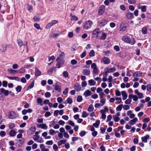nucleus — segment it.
<instances>
[{
    "label": "nucleus",
    "instance_id": "1",
    "mask_svg": "<svg viewBox=\"0 0 151 151\" xmlns=\"http://www.w3.org/2000/svg\"><path fill=\"white\" fill-rule=\"evenodd\" d=\"M122 40L126 43L131 45H133L136 42V41L134 38H130L129 36L127 35L123 36L122 37Z\"/></svg>",
    "mask_w": 151,
    "mask_h": 151
},
{
    "label": "nucleus",
    "instance_id": "2",
    "mask_svg": "<svg viewBox=\"0 0 151 151\" xmlns=\"http://www.w3.org/2000/svg\"><path fill=\"white\" fill-rule=\"evenodd\" d=\"M142 73L140 71H137L135 72L132 74V76L134 77L132 80L133 81H138L139 78V77H141L142 76Z\"/></svg>",
    "mask_w": 151,
    "mask_h": 151
},
{
    "label": "nucleus",
    "instance_id": "3",
    "mask_svg": "<svg viewBox=\"0 0 151 151\" xmlns=\"http://www.w3.org/2000/svg\"><path fill=\"white\" fill-rule=\"evenodd\" d=\"M56 60L57 61V62L56 66L57 68H60L62 67L65 63V60L63 59H60L58 60L57 59Z\"/></svg>",
    "mask_w": 151,
    "mask_h": 151
},
{
    "label": "nucleus",
    "instance_id": "4",
    "mask_svg": "<svg viewBox=\"0 0 151 151\" xmlns=\"http://www.w3.org/2000/svg\"><path fill=\"white\" fill-rule=\"evenodd\" d=\"M92 24V22L91 21L88 20L85 23L83 26V28L86 29H87L91 27Z\"/></svg>",
    "mask_w": 151,
    "mask_h": 151
},
{
    "label": "nucleus",
    "instance_id": "5",
    "mask_svg": "<svg viewBox=\"0 0 151 151\" xmlns=\"http://www.w3.org/2000/svg\"><path fill=\"white\" fill-rule=\"evenodd\" d=\"M58 56L57 59L58 60L60 59H62L65 56V54L64 52L62 51H61L60 50H59L58 51Z\"/></svg>",
    "mask_w": 151,
    "mask_h": 151
},
{
    "label": "nucleus",
    "instance_id": "6",
    "mask_svg": "<svg viewBox=\"0 0 151 151\" xmlns=\"http://www.w3.org/2000/svg\"><path fill=\"white\" fill-rule=\"evenodd\" d=\"M60 83L59 82H56L55 88V91H58V92H60L61 91V87L60 84Z\"/></svg>",
    "mask_w": 151,
    "mask_h": 151
},
{
    "label": "nucleus",
    "instance_id": "7",
    "mask_svg": "<svg viewBox=\"0 0 151 151\" xmlns=\"http://www.w3.org/2000/svg\"><path fill=\"white\" fill-rule=\"evenodd\" d=\"M116 70L115 68L113 67L110 68L109 67H107L105 68L104 70H106V73H110L114 72Z\"/></svg>",
    "mask_w": 151,
    "mask_h": 151
},
{
    "label": "nucleus",
    "instance_id": "8",
    "mask_svg": "<svg viewBox=\"0 0 151 151\" xmlns=\"http://www.w3.org/2000/svg\"><path fill=\"white\" fill-rule=\"evenodd\" d=\"M105 10V6L104 5H101L99 8V12L100 15H102L104 12Z\"/></svg>",
    "mask_w": 151,
    "mask_h": 151
},
{
    "label": "nucleus",
    "instance_id": "9",
    "mask_svg": "<svg viewBox=\"0 0 151 151\" xmlns=\"http://www.w3.org/2000/svg\"><path fill=\"white\" fill-rule=\"evenodd\" d=\"M127 28V27L125 25V24L123 22H122L120 25L119 27V30L121 31H125Z\"/></svg>",
    "mask_w": 151,
    "mask_h": 151
},
{
    "label": "nucleus",
    "instance_id": "10",
    "mask_svg": "<svg viewBox=\"0 0 151 151\" xmlns=\"http://www.w3.org/2000/svg\"><path fill=\"white\" fill-rule=\"evenodd\" d=\"M0 92L1 93H3L5 96H7L9 94V91L5 90L3 88H1L0 89Z\"/></svg>",
    "mask_w": 151,
    "mask_h": 151
},
{
    "label": "nucleus",
    "instance_id": "11",
    "mask_svg": "<svg viewBox=\"0 0 151 151\" xmlns=\"http://www.w3.org/2000/svg\"><path fill=\"white\" fill-rule=\"evenodd\" d=\"M93 34L94 35H96V37L98 38L99 37V35H100L101 32H100L99 29H96L93 32Z\"/></svg>",
    "mask_w": 151,
    "mask_h": 151
},
{
    "label": "nucleus",
    "instance_id": "12",
    "mask_svg": "<svg viewBox=\"0 0 151 151\" xmlns=\"http://www.w3.org/2000/svg\"><path fill=\"white\" fill-rule=\"evenodd\" d=\"M134 92L137 95L139 99H141L144 97L143 94L142 93L139 92L138 89L135 90Z\"/></svg>",
    "mask_w": 151,
    "mask_h": 151
},
{
    "label": "nucleus",
    "instance_id": "13",
    "mask_svg": "<svg viewBox=\"0 0 151 151\" xmlns=\"http://www.w3.org/2000/svg\"><path fill=\"white\" fill-rule=\"evenodd\" d=\"M9 117L10 119H13L16 117V113L14 111H12L9 112Z\"/></svg>",
    "mask_w": 151,
    "mask_h": 151
},
{
    "label": "nucleus",
    "instance_id": "14",
    "mask_svg": "<svg viewBox=\"0 0 151 151\" xmlns=\"http://www.w3.org/2000/svg\"><path fill=\"white\" fill-rule=\"evenodd\" d=\"M103 61L105 64H109L110 62V59L106 57H104L103 59Z\"/></svg>",
    "mask_w": 151,
    "mask_h": 151
},
{
    "label": "nucleus",
    "instance_id": "15",
    "mask_svg": "<svg viewBox=\"0 0 151 151\" xmlns=\"http://www.w3.org/2000/svg\"><path fill=\"white\" fill-rule=\"evenodd\" d=\"M138 119L137 117L134 118L133 119L130 120L128 122V123L131 125L135 124L137 121Z\"/></svg>",
    "mask_w": 151,
    "mask_h": 151
},
{
    "label": "nucleus",
    "instance_id": "16",
    "mask_svg": "<svg viewBox=\"0 0 151 151\" xmlns=\"http://www.w3.org/2000/svg\"><path fill=\"white\" fill-rule=\"evenodd\" d=\"M91 94L92 93L91 91L88 90H86L84 93L83 96H84L85 97H86L91 96Z\"/></svg>",
    "mask_w": 151,
    "mask_h": 151
},
{
    "label": "nucleus",
    "instance_id": "17",
    "mask_svg": "<svg viewBox=\"0 0 151 151\" xmlns=\"http://www.w3.org/2000/svg\"><path fill=\"white\" fill-rule=\"evenodd\" d=\"M126 18L129 19H132L134 17L133 14L129 12L126 15Z\"/></svg>",
    "mask_w": 151,
    "mask_h": 151
},
{
    "label": "nucleus",
    "instance_id": "18",
    "mask_svg": "<svg viewBox=\"0 0 151 151\" xmlns=\"http://www.w3.org/2000/svg\"><path fill=\"white\" fill-rule=\"evenodd\" d=\"M83 74L84 75L88 76L90 74V71L89 69H84L82 72Z\"/></svg>",
    "mask_w": 151,
    "mask_h": 151
},
{
    "label": "nucleus",
    "instance_id": "19",
    "mask_svg": "<svg viewBox=\"0 0 151 151\" xmlns=\"http://www.w3.org/2000/svg\"><path fill=\"white\" fill-rule=\"evenodd\" d=\"M100 35H101V36L100 37V35H99V37L98 38V39L102 40H104L106 39V35L105 33H102L101 32Z\"/></svg>",
    "mask_w": 151,
    "mask_h": 151
},
{
    "label": "nucleus",
    "instance_id": "20",
    "mask_svg": "<svg viewBox=\"0 0 151 151\" xmlns=\"http://www.w3.org/2000/svg\"><path fill=\"white\" fill-rule=\"evenodd\" d=\"M41 72L37 68H35V76H38L41 75Z\"/></svg>",
    "mask_w": 151,
    "mask_h": 151
},
{
    "label": "nucleus",
    "instance_id": "21",
    "mask_svg": "<svg viewBox=\"0 0 151 151\" xmlns=\"http://www.w3.org/2000/svg\"><path fill=\"white\" fill-rule=\"evenodd\" d=\"M149 137L150 136L148 135H146L144 137H142L141 138L142 141L145 143L147 142V139L149 138Z\"/></svg>",
    "mask_w": 151,
    "mask_h": 151
},
{
    "label": "nucleus",
    "instance_id": "22",
    "mask_svg": "<svg viewBox=\"0 0 151 151\" xmlns=\"http://www.w3.org/2000/svg\"><path fill=\"white\" fill-rule=\"evenodd\" d=\"M7 45H2L1 48L0 49V51L1 52H4L6 50Z\"/></svg>",
    "mask_w": 151,
    "mask_h": 151
},
{
    "label": "nucleus",
    "instance_id": "23",
    "mask_svg": "<svg viewBox=\"0 0 151 151\" xmlns=\"http://www.w3.org/2000/svg\"><path fill=\"white\" fill-rule=\"evenodd\" d=\"M74 88L77 91H79L81 90V87L80 84L76 83L75 85Z\"/></svg>",
    "mask_w": 151,
    "mask_h": 151
},
{
    "label": "nucleus",
    "instance_id": "24",
    "mask_svg": "<svg viewBox=\"0 0 151 151\" xmlns=\"http://www.w3.org/2000/svg\"><path fill=\"white\" fill-rule=\"evenodd\" d=\"M88 83L89 86H94L96 85V82L93 79L89 80L88 81Z\"/></svg>",
    "mask_w": 151,
    "mask_h": 151
},
{
    "label": "nucleus",
    "instance_id": "25",
    "mask_svg": "<svg viewBox=\"0 0 151 151\" xmlns=\"http://www.w3.org/2000/svg\"><path fill=\"white\" fill-rule=\"evenodd\" d=\"M67 140L66 139H62L59 140L58 142V144L59 146H60L62 144H65Z\"/></svg>",
    "mask_w": 151,
    "mask_h": 151
},
{
    "label": "nucleus",
    "instance_id": "26",
    "mask_svg": "<svg viewBox=\"0 0 151 151\" xmlns=\"http://www.w3.org/2000/svg\"><path fill=\"white\" fill-rule=\"evenodd\" d=\"M39 127L42 129H46L47 128V126L46 124H42L39 125Z\"/></svg>",
    "mask_w": 151,
    "mask_h": 151
},
{
    "label": "nucleus",
    "instance_id": "27",
    "mask_svg": "<svg viewBox=\"0 0 151 151\" xmlns=\"http://www.w3.org/2000/svg\"><path fill=\"white\" fill-rule=\"evenodd\" d=\"M122 99L123 100H125L127 97V95L125 91H123L122 92Z\"/></svg>",
    "mask_w": 151,
    "mask_h": 151
},
{
    "label": "nucleus",
    "instance_id": "28",
    "mask_svg": "<svg viewBox=\"0 0 151 151\" xmlns=\"http://www.w3.org/2000/svg\"><path fill=\"white\" fill-rule=\"evenodd\" d=\"M33 20L36 22H39L40 19V17L39 15H37L35 16L33 18Z\"/></svg>",
    "mask_w": 151,
    "mask_h": 151
},
{
    "label": "nucleus",
    "instance_id": "29",
    "mask_svg": "<svg viewBox=\"0 0 151 151\" xmlns=\"http://www.w3.org/2000/svg\"><path fill=\"white\" fill-rule=\"evenodd\" d=\"M7 70L9 73L10 74H13L14 73H16L17 72V70H14L12 69H8Z\"/></svg>",
    "mask_w": 151,
    "mask_h": 151
},
{
    "label": "nucleus",
    "instance_id": "30",
    "mask_svg": "<svg viewBox=\"0 0 151 151\" xmlns=\"http://www.w3.org/2000/svg\"><path fill=\"white\" fill-rule=\"evenodd\" d=\"M25 70L24 68L23 67H22L17 70V73L23 74L25 73Z\"/></svg>",
    "mask_w": 151,
    "mask_h": 151
},
{
    "label": "nucleus",
    "instance_id": "31",
    "mask_svg": "<svg viewBox=\"0 0 151 151\" xmlns=\"http://www.w3.org/2000/svg\"><path fill=\"white\" fill-rule=\"evenodd\" d=\"M16 134V132L13 130H11L9 132V135L11 137H14Z\"/></svg>",
    "mask_w": 151,
    "mask_h": 151
},
{
    "label": "nucleus",
    "instance_id": "32",
    "mask_svg": "<svg viewBox=\"0 0 151 151\" xmlns=\"http://www.w3.org/2000/svg\"><path fill=\"white\" fill-rule=\"evenodd\" d=\"M100 121L99 120H96V122L94 123L93 124V126L94 127H95L96 128H97L99 125L100 124Z\"/></svg>",
    "mask_w": 151,
    "mask_h": 151
},
{
    "label": "nucleus",
    "instance_id": "33",
    "mask_svg": "<svg viewBox=\"0 0 151 151\" xmlns=\"http://www.w3.org/2000/svg\"><path fill=\"white\" fill-rule=\"evenodd\" d=\"M142 33L144 34H146L147 33V29L146 27H144L142 29Z\"/></svg>",
    "mask_w": 151,
    "mask_h": 151
},
{
    "label": "nucleus",
    "instance_id": "34",
    "mask_svg": "<svg viewBox=\"0 0 151 151\" xmlns=\"http://www.w3.org/2000/svg\"><path fill=\"white\" fill-rule=\"evenodd\" d=\"M55 70V68L54 67L53 68H50L47 70V72L48 74H51L52 73L54 70Z\"/></svg>",
    "mask_w": 151,
    "mask_h": 151
},
{
    "label": "nucleus",
    "instance_id": "35",
    "mask_svg": "<svg viewBox=\"0 0 151 151\" xmlns=\"http://www.w3.org/2000/svg\"><path fill=\"white\" fill-rule=\"evenodd\" d=\"M113 117L114 121L116 122H118L120 120V118L119 117L116 116V115H113Z\"/></svg>",
    "mask_w": 151,
    "mask_h": 151
},
{
    "label": "nucleus",
    "instance_id": "36",
    "mask_svg": "<svg viewBox=\"0 0 151 151\" xmlns=\"http://www.w3.org/2000/svg\"><path fill=\"white\" fill-rule=\"evenodd\" d=\"M100 102L102 104L101 106H103L105 103L106 99L103 97H100Z\"/></svg>",
    "mask_w": 151,
    "mask_h": 151
},
{
    "label": "nucleus",
    "instance_id": "37",
    "mask_svg": "<svg viewBox=\"0 0 151 151\" xmlns=\"http://www.w3.org/2000/svg\"><path fill=\"white\" fill-rule=\"evenodd\" d=\"M94 109L93 106L92 104H90L88 108V111H93V110Z\"/></svg>",
    "mask_w": 151,
    "mask_h": 151
},
{
    "label": "nucleus",
    "instance_id": "38",
    "mask_svg": "<svg viewBox=\"0 0 151 151\" xmlns=\"http://www.w3.org/2000/svg\"><path fill=\"white\" fill-rule=\"evenodd\" d=\"M22 87L21 86H17L16 88V90L17 92H20L22 90Z\"/></svg>",
    "mask_w": 151,
    "mask_h": 151
},
{
    "label": "nucleus",
    "instance_id": "39",
    "mask_svg": "<svg viewBox=\"0 0 151 151\" xmlns=\"http://www.w3.org/2000/svg\"><path fill=\"white\" fill-rule=\"evenodd\" d=\"M63 75L64 77L67 78L68 76V73L67 71H64L63 73Z\"/></svg>",
    "mask_w": 151,
    "mask_h": 151
},
{
    "label": "nucleus",
    "instance_id": "40",
    "mask_svg": "<svg viewBox=\"0 0 151 151\" xmlns=\"http://www.w3.org/2000/svg\"><path fill=\"white\" fill-rule=\"evenodd\" d=\"M34 83H35V82L34 81H33L32 82V83L31 84H30L28 87L27 88V90H29V89H31L34 86Z\"/></svg>",
    "mask_w": 151,
    "mask_h": 151
},
{
    "label": "nucleus",
    "instance_id": "41",
    "mask_svg": "<svg viewBox=\"0 0 151 151\" xmlns=\"http://www.w3.org/2000/svg\"><path fill=\"white\" fill-rule=\"evenodd\" d=\"M123 106V104H121L119 105L116 108V110L117 111H121L122 108V107Z\"/></svg>",
    "mask_w": 151,
    "mask_h": 151
},
{
    "label": "nucleus",
    "instance_id": "42",
    "mask_svg": "<svg viewBox=\"0 0 151 151\" xmlns=\"http://www.w3.org/2000/svg\"><path fill=\"white\" fill-rule=\"evenodd\" d=\"M40 136L39 135H34L33 136V139L35 141L37 142V140L39 139Z\"/></svg>",
    "mask_w": 151,
    "mask_h": 151
},
{
    "label": "nucleus",
    "instance_id": "43",
    "mask_svg": "<svg viewBox=\"0 0 151 151\" xmlns=\"http://www.w3.org/2000/svg\"><path fill=\"white\" fill-rule=\"evenodd\" d=\"M37 102L38 103L40 104V105H42L43 104L42 103V100L41 98H38L37 100Z\"/></svg>",
    "mask_w": 151,
    "mask_h": 151
},
{
    "label": "nucleus",
    "instance_id": "44",
    "mask_svg": "<svg viewBox=\"0 0 151 151\" xmlns=\"http://www.w3.org/2000/svg\"><path fill=\"white\" fill-rule=\"evenodd\" d=\"M18 44L20 47H21L23 45L22 41L21 40H18Z\"/></svg>",
    "mask_w": 151,
    "mask_h": 151
},
{
    "label": "nucleus",
    "instance_id": "45",
    "mask_svg": "<svg viewBox=\"0 0 151 151\" xmlns=\"http://www.w3.org/2000/svg\"><path fill=\"white\" fill-rule=\"evenodd\" d=\"M147 90V91H151V84H148L146 86Z\"/></svg>",
    "mask_w": 151,
    "mask_h": 151
},
{
    "label": "nucleus",
    "instance_id": "46",
    "mask_svg": "<svg viewBox=\"0 0 151 151\" xmlns=\"http://www.w3.org/2000/svg\"><path fill=\"white\" fill-rule=\"evenodd\" d=\"M34 26L37 29H41V30H42V29H41L40 26V25L36 23L34 24Z\"/></svg>",
    "mask_w": 151,
    "mask_h": 151
},
{
    "label": "nucleus",
    "instance_id": "47",
    "mask_svg": "<svg viewBox=\"0 0 151 151\" xmlns=\"http://www.w3.org/2000/svg\"><path fill=\"white\" fill-rule=\"evenodd\" d=\"M53 26L51 22L48 23L46 26L45 27L46 29H48L51 27L52 26Z\"/></svg>",
    "mask_w": 151,
    "mask_h": 151
},
{
    "label": "nucleus",
    "instance_id": "48",
    "mask_svg": "<svg viewBox=\"0 0 151 151\" xmlns=\"http://www.w3.org/2000/svg\"><path fill=\"white\" fill-rule=\"evenodd\" d=\"M71 16V20L77 21L78 20V18L76 16H72L71 14H70Z\"/></svg>",
    "mask_w": 151,
    "mask_h": 151
},
{
    "label": "nucleus",
    "instance_id": "49",
    "mask_svg": "<svg viewBox=\"0 0 151 151\" xmlns=\"http://www.w3.org/2000/svg\"><path fill=\"white\" fill-rule=\"evenodd\" d=\"M6 133L5 131H1L0 132V136L2 137H4L5 136Z\"/></svg>",
    "mask_w": 151,
    "mask_h": 151
},
{
    "label": "nucleus",
    "instance_id": "50",
    "mask_svg": "<svg viewBox=\"0 0 151 151\" xmlns=\"http://www.w3.org/2000/svg\"><path fill=\"white\" fill-rule=\"evenodd\" d=\"M89 55L90 56H95V52L93 50H92L90 52Z\"/></svg>",
    "mask_w": 151,
    "mask_h": 151
},
{
    "label": "nucleus",
    "instance_id": "51",
    "mask_svg": "<svg viewBox=\"0 0 151 151\" xmlns=\"http://www.w3.org/2000/svg\"><path fill=\"white\" fill-rule=\"evenodd\" d=\"M141 9L142 12H145L146 11V6L145 5L142 6V9Z\"/></svg>",
    "mask_w": 151,
    "mask_h": 151
},
{
    "label": "nucleus",
    "instance_id": "52",
    "mask_svg": "<svg viewBox=\"0 0 151 151\" xmlns=\"http://www.w3.org/2000/svg\"><path fill=\"white\" fill-rule=\"evenodd\" d=\"M82 101V97L81 96H79L77 99V101L78 102H80Z\"/></svg>",
    "mask_w": 151,
    "mask_h": 151
},
{
    "label": "nucleus",
    "instance_id": "53",
    "mask_svg": "<svg viewBox=\"0 0 151 151\" xmlns=\"http://www.w3.org/2000/svg\"><path fill=\"white\" fill-rule=\"evenodd\" d=\"M53 144V141L52 140L48 141L46 142V144L47 145H52Z\"/></svg>",
    "mask_w": 151,
    "mask_h": 151
},
{
    "label": "nucleus",
    "instance_id": "54",
    "mask_svg": "<svg viewBox=\"0 0 151 151\" xmlns=\"http://www.w3.org/2000/svg\"><path fill=\"white\" fill-rule=\"evenodd\" d=\"M88 116V114H87L86 112L83 111L82 114V117L83 118H86Z\"/></svg>",
    "mask_w": 151,
    "mask_h": 151
},
{
    "label": "nucleus",
    "instance_id": "55",
    "mask_svg": "<svg viewBox=\"0 0 151 151\" xmlns=\"http://www.w3.org/2000/svg\"><path fill=\"white\" fill-rule=\"evenodd\" d=\"M116 95L117 96H121V93L120 91L118 90H116L115 91Z\"/></svg>",
    "mask_w": 151,
    "mask_h": 151
},
{
    "label": "nucleus",
    "instance_id": "56",
    "mask_svg": "<svg viewBox=\"0 0 151 151\" xmlns=\"http://www.w3.org/2000/svg\"><path fill=\"white\" fill-rule=\"evenodd\" d=\"M49 133L51 135H53L55 133V131L53 129H51L49 131Z\"/></svg>",
    "mask_w": 151,
    "mask_h": 151
},
{
    "label": "nucleus",
    "instance_id": "57",
    "mask_svg": "<svg viewBox=\"0 0 151 151\" xmlns=\"http://www.w3.org/2000/svg\"><path fill=\"white\" fill-rule=\"evenodd\" d=\"M120 8L121 9L124 11L126 9V8L125 7V6L124 5L122 4L120 6Z\"/></svg>",
    "mask_w": 151,
    "mask_h": 151
},
{
    "label": "nucleus",
    "instance_id": "58",
    "mask_svg": "<svg viewBox=\"0 0 151 151\" xmlns=\"http://www.w3.org/2000/svg\"><path fill=\"white\" fill-rule=\"evenodd\" d=\"M68 124L72 126H75V124L74 122L71 120H69L68 122Z\"/></svg>",
    "mask_w": 151,
    "mask_h": 151
},
{
    "label": "nucleus",
    "instance_id": "59",
    "mask_svg": "<svg viewBox=\"0 0 151 151\" xmlns=\"http://www.w3.org/2000/svg\"><path fill=\"white\" fill-rule=\"evenodd\" d=\"M123 108L124 109L127 110L129 109L130 107L128 105H124L123 106Z\"/></svg>",
    "mask_w": 151,
    "mask_h": 151
},
{
    "label": "nucleus",
    "instance_id": "60",
    "mask_svg": "<svg viewBox=\"0 0 151 151\" xmlns=\"http://www.w3.org/2000/svg\"><path fill=\"white\" fill-rule=\"evenodd\" d=\"M45 96L46 98H49L51 96V94L49 92H47L45 93Z\"/></svg>",
    "mask_w": 151,
    "mask_h": 151
},
{
    "label": "nucleus",
    "instance_id": "61",
    "mask_svg": "<svg viewBox=\"0 0 151 151\" xmlns=\"http://www.w3.org/2000/svg\"><path fill=\"white\" fill-rule=\"evenodd\" d=\"M86 134V132L85 131H82L80 132L79 135L83 137Z\"/></svg>",
    "mask_w": 151,
    "mask_h": 151
},
{
    "label": "nucleus",
    "instance_id": "62",
    "mask_svg": "<svg viewBox=\"0 0 151 151\" xmlns=\"http://www.w3.org/2000/svg\"><path fill=\"white\" fill-rule=\"evenodd\" d=\"M107 22L105 20H104L101 22L100 24L101 26H104L106 24Z\"/></svg>",
    "mask_w": 151,
    "mask_h": 151
},
{
    "label": "nucleus",
    "instance_id": "63",
    "mask_svg": "<svg viewBox=\"0 0 151 151\" xmlns=\"http://www.w3.org/2000/svg\"><path fill=\"white\" fill-rule=\"evenodd\" d=\"M128 2L130 4H134L136 3L135 0H128Z\"/></svg>",
    "mask_w": 151,
    "mask_h": 151
},
{
    "label": "nucleus",
    "instance_id": "64",
    "mask_svg": "<svg viewBox=\"0 0 151 151\" xmlns=\"http://www.w3.org/2000/svg\"><path fill=\"white\" fill-rule=\"evenodd\" d=\"M98 95L97 94H93L91 96V97L93 99H96L98 98Z\"/></svg>",
    "mask_w": 151,
    "mask_h": 151
}]
</instances>
